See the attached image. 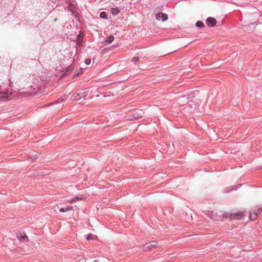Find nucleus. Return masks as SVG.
Returning a JSON list of instances; mask_svg holds the SVG:
<instances>
[{"instance_id": "f257e3e1", "label": "nucleus", "mask_w": 262, "mask_h": 262, "mask_svg": "<svg viewBox=\"0 0 262 262\" xmlns=\"http://www.w3.org/2000/svg\"><path fill=\"white\" fill-rule=\"evenodd\" d=\"M244 214L243 212H238L237 213H228L226 212L223 214V217H225L227 219L230 218V219H234L236 220H241L242 219Z\"/></svg>"}, {"instance_id": "f03ea898", "label": "nucleus", "mask_w": 262, "mask_h": 262, "mask_svg": "<svg viewBox=\"0 0 262 262\" xmlns=\"http://www.w3.org/2000/svg\"><path fill=\"white\" fill-rule=\"evenodd\" d=\"M158 243L157 241H152L149 243L145 244L143 246V249L144 251H149L153 248H155L158 247Z\"/></svg>"}, {"instance_id": "7ed1b4c3", "label": "nucleus", "mask_w": 262, "mask_h": 262, "mask_svg": "<svg viewBox=\"0 0 262 262\" xmlns=\"http://www.w3.org/2000/svg\"><path fill=\"white\" fill-rule=\"evenodd\" d=\"M11 95L9 94L8 92H0V100L6 101L10 100Z\"/></svg>"}, {"instance_id": "20e7f679", "label": "nucleus", "mask_w": 262, "mask_h": 262, "mask_svg": "<svg viewBox=\"0 0 262 262\" xmlns=\"http://www.w3.org/2000/svg\"><path fill=\"white\" fill-rule=\"evenodd\" d=\"M207 25L209 27H213L216 24V19L212 17H209L206 19V21Z\"/></svg>"}, {"instance_id": "39448f33", "label": "nucleus", "mask_w": 262, "mask_h": 262, "mask_svg": "<svg viewBox=\"0 0 262 262\" xmlns=\"http://www.w3.org/2000/svg\"><path fill=\"white\" fill-rule=\"evenodd\" d=\"M17 237L21 242H25L28 241V238L25 233H19L17 234Z\"/></svg>"}, {"instance_id": "423d86ee", "label": "nucleus", "mask_w": 262, "mask_h": 262, "mask_svg": "<svg viewBox=\"0 0 262 262\" xmlns=\"http://www.w3.org/2000/svg\"><path fill=\"white\" fill-rule=\"evenodd\" d=\"M29 154V157L32 161H35L39 158V154H37L35 151H31Z\"/></svg>"}, {"instance_id": "0eeeda50", "label": "nucleus", "mask_w": 262, "mask_h": 262, "mask_svg": "<svg viewBox=\"0 0 262 262\" xmlns=\"http://www.w3.org/2000/svg\"><path fill=\"white\" fill-rule=\"evenodd\" d=\"M262 211V208H258L257 209L255 210L253 212H254V217H253V215H252V213H250V219L251 220L254 221L256 219L258 215Z\"/></svg>"}, {"instance_id": "6e6552de", "label": "nucleus", "mask_w": 262, "mask_h": 262, "mask_svg": "<svg viewBox=\"0 0 262 262\" xmlns=\"http://www.w3.org/2000/svg\"><path fill=\"white\" fill-rule=\"evenodd\" d=\"M157 18L159 20H162L163 21H166L168 19V16L166 14L160 13L157 16Z\"/></svg>"}, {"instance_id": "1a4fd4ad", "label": "nucleus", "mask_w": 262, "mask_h": 262, "mask_svg": "<svg viewBox=\"0 0 262 262\" xmlns=\"http://www.w3.org/2000/svg\"><path fill=\"white\" fill-rule=\"evenodd\" d=\"M120 9L118 7L112 8L110 10L111 13L113 15L116 16L119 13Z\"/></svg>"}, {"instance_id": "9d476101", "label": "nucleus", "mask_w": 262, "mask_h": 262, "mask_svg": "<svg viewBox=\"0 0 262 262\" xmlns=\"http://www.w3.org/2000/svg\"><path fill=\"white\" fill-rule=\"evenodd\" d=\"M100 17L103 19H108L107 14L106 12H104V11H102L100 13Z\"/></svg>"}, {"instance_id": "9b49d317", "label": "nucleus", "mask_w": 262, "mask_h": 262, "mask_svg": "<svg viewBox=\"0 0 262 262\" xmlns=\"http://www.w3.org/2000/svg\"><path fill=\"white\" fill-rule=\"evenodd\" d=\"M114 36L111 35L105 40V42H107V43H111L114 41Z\"/></svg>"}, {"instance_id": "f8f14e48", "label": "nucleus", "mask_w": 262, "mask_h": 262, "mask_svg": "<svg viewBox=\"0 0 262 262\" xmlns=\"http://www.w3.org/2000/svg\"><path fill=\"white\" fill-rule=\"evenodd\" d=\"M72 209V207L68 206L66 208H61L59 209V211L62 212H64Z\"/></svg>"}, {"instance_id": "ddd939ff", "label": "nucleus", "mask_w": 262, "mask_h": 262, "mask_svg": "<svg viewBox=\"0 0 262 262\" xmlns=\"http://www.w3.org/2000/svg\"><path fill=\"white\" fill-rule=\"evenodd\" d=\"M195 25L197 27H199V28H203L205 27V25H204V24L203 23L202 21H198L196 24H195Z\"/></svg>"}, {"instance_id": "4468645a", "label": "nucleus", "mask_w": 262, "mask_h": 262, "mask_svg": "<svg viewBox=\"0 0 262 262\" xmlns=\"http://www.w3.org/2000/svg\"><path fill=\"white\" fill-rule=\"evenodd\" d=\"M208 215L214 220H219L221 218V217H219V218L216 217L213 212H210Z\"/></svg>"}, {"instance_id": "2eb2a0df", "label": "nucleus", "mask_w": 262, "mask_h": 262, "mask_svg": "<svg viewBox=\"0 0 262 262\" xmlns=\"http://www.w3.org/2000/svg\"><path fill=\"white\" fill-rule=\"evenodd\" d=\"M66 98V97L62 96V97H61V98H59L58 99H57L56 102L53 103V104L60 103L62 102V101H63L64 100H65Z\"/></svg>"}, {"instance_id": "dca6fc26", "label": "nucleus", "mask_w": 262, "mask_h": 262, "mask_svg": "<svg viewBox=\"0 0 262 262\" xmlns=\"http://www.w3.org/2000/svg\"><path fill=\"white\" fill-rule=\"evenodd\" d=\"M79 93H75L73 95V98L74 100L76 99H80L81 98V96H79Z\"/></svg>"}, {"instance_id": "f3484780", "label": "nucleus", "mask_w": 262, "mask_h": 262, "mask_svg": "<svg viewBox=\"0 0 262 262\" xmlns=\"http://www.w3.org/2000/svg\"><path fill=\"white\" fill-rule=\"evenodd\" d=\"M95 237H96V236L95 235H93V234L90 233L87 235L86 239L87 240L94 239Z\"/></svg>"}, {"instance_id": "a211bd4d", "label": "nucleus", "mask_w": 262, "mask_h": 262, "mask_svg": "<svg viewBox=\"0 0 262 262\" xmlns=\"http://www.w3.org/2000/svg\"><path fill=\"white\" fill-rule=\"evenodd\" d=\"M138 60H139V57L138 56L134 57L132 59V61L134 62H136Z\"/></svg>"}, {"instance_id": "6ab92c4d", "label": "nucleus", "mask_w": 262, "mask_h": 262, "mask_svg": "<svg viewBox=\"0 0 262 262\" xmlns=\"http://www.w3.org/2000/svg\"><path fill=\"white\" fill-rule=\"evenodd\" d=\"M91 62V59L90 58L86 59L85 60V63L87 65L90 64Z\"/></svg>"}, {"instance_id": "aec40b11", "label": "nucleus", "mask_w": 262, "mask_h": 262, "mask_svg": "<svg viewBox=\"0 0 262 262\" xmlns=\"http://www.w3.org/2000/svg\"><path fill=\"white\" fill-rule=\"evenodd\" d=\"M79 199H79L78 196H76V197H75V198H73V199L71 200V202H75V201H77V200H79Z\"/></svg>"}, {"instance_id": "412c9836", "label": "nucleus", "mask_w": 262, "mask_h": 262, "mask_svg": "<svg viewBox=\"0 0 262 262\" xmlns=\"http://www.w3.org/2000/svg\"><path fill=\"white\" fill-rule=\"evenodd\" d=\"M71 11L72 12L73 15H74L75 12L73 10H71Z\"/></svg>"}, {"instance_id": "4be33fe9", "label": "nucleus", "mask_w": 262, "mask_h": 262, "mask_svg": "<svg viewBox=\"0 0 262 262\" xmlns=\"http://www.w3.org/2000/svg\"><path fill=\"white\" fill-rule=\"evenodd\" d=\"M252 215H253V217H254V212H253V213H252Z\"/></svg>"}, {"instance_id": "5701e85b", "label": "nucleus", "mask_w": 262, "mask_h": 262, "mask_svg": "<svg viewBox=\"0 0 262 262\" xmlns=\"http://www.w3.org/2000/svg\"><path fill=\"white\" fill-rule=\"evenodd\" d=\"M230 190H227L226 191V192H229Z\"/></svg>"}]
</instances>
